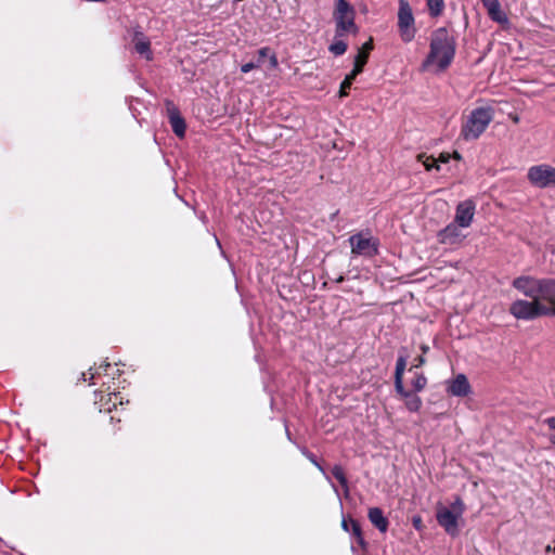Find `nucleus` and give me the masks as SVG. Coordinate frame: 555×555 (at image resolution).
Listing matches in <instances>:
<instances>
[{"mask_svg": "<svg viewBox=\"0 0 555 555\" xmlns=\"http://www.w3.org/2000/svg\"><path fill=\"white\" fill-rule=\"evenodd\" d=\"M456 40L446 27L437 28L430 37L429 53L423 66L436 63L439 70H446L454 60Z\"/></svg>", "mask_w": 555, "mask_h": 555, "instance_id": "obj_1", "label": "nucleus"}, {"mask_svg": "<svg viewBox=\"0 0 555 555\" xmlns=\"http://www.w3.org/2000/svg\"><path fill=\"white\" fill-rule=\"evenodd\" d=\"M493 115L494 111L490 106L473 109L461 128L463 140H477L492 121Z\"/></svg>", "mask_w": 555, "mask_h": 555, "instance_id": "obj_2", "label": "nucleus"}, {"mask_svg": "<svg viewBox=\"0 0 555 555\" xmlns=\"http://www.w3.org/2000/svg\"><path fill=\"white\" fill-rule=\"evenodd\" d=\"M465 512V504L461 496L456 495L450 507L438 503L436 506V519L444 531L455 537L459 534V519Z\"/></svg>", "mask_w": 555, "mask_h": 555, "instance_id": "obj_3", "label": "nucleus"}, {"mask_svg": "<svg viewBox=\"0 0 555 555\" xmlns=\"http://www.w3.org/2000/svg\"><path fill=\"white\" fill-rule=\"evenodd\" d=\"M509 312L516 319L520 320H534L540 317H555V308L545 307V304L539 299H531L530 301L524 299L515 300L509 307Z\"/></svg>", "mask_w": 555, "mask_h": 555, "instance_id": "obj_4", "label": "nucleus"}, {"mask_svg": "<svg viewBox=\"0 0 555 555\" xmlns=\"http://www.w3.org/2000/svg\"><path fill=\"white\" fill-rule=\"evenodd\" d=\"M335 21V37H344L347 33L356 35L359 27L354 23L356 10L347 0H337L333 13Z\"/></svg>", "mask_w": 555, "mask_h": 555, "instance_id": "obj_5", "label": "nucleus"}, {"mask_svg": "<svg viewBox=\"0 0 555 555\" xmlns=\"http://www.w3.org/2000/svg\"><path fill=\"white\" fill-rule=\"evenodd\" d=\"M398 30L403 42H411L416 34L415 18L408 0H399Z\"/></svg>", "mask_w": 555, "mask_h": 555, "instance_id": "obj_6", "label": "nucleus"}, {"mask_svg": "<svg viewBox=\"0 0 555 555\" xmlns=\"http://www.w3.org/2000/svg\"><path fill=\"white\" fill-rule=\"evenodd\" d=\"M351 253L354 255L374 257L378 254V240L364 234L363 232L353 234L349 237Z\"/></svg>", "mask_w": 555, "mask_h": 555, "instance_id": "obj_7", "label": "nucleus"}, {"mask_svg": "<svg viewBox=\"0 0 555 555\" xmlns=\"http://www.w3.org/2000/svg\"><path fill=\"white\" fill-rule=\"evenodd\" d=\"M529 182L540 189L555 186V168L550 165L532 166L528 170Z\"/></svg>", "mask_w": 555, "mask_h": 555, "instance_id": "obj_8", "label": "nucleus"}, {"mask_svg": "<svg viewBox=\"0 0 555 555\" xmlns=\"http://www.w3.org/2000/svg\"><path fill=\"white\" fill-rule=\"evenodd\" d=\"M476 203L473 199L460 202L455 209L454 221L461 228H468L474 219Z\"/></svg>", "mask_w": 555, "mask_h": 555, "instance_id": "obj_9", "label": "nucleus"}, {"mask_svg": "<svg viewBox=\"0 0 555 555\" xmlns=\"http://www.w3.org/2000/svg\"><path fill=\"white\" fill-rule=\"evenodd\" d=\"M166 111L173 133L179 138H183L186 130V124L184 118L181 116L180 111L171 101H166Z\"/></svg>", "mask_w": 555, "mask_h": 555, "instance_id": "obj_10", "label": "nucleus"}, {"mask_svg": "<svg viewBox=\"0 0 555 555\" xmlns=\"http://www.w3.org/2000/svg\"><path fill=\"white\" fill-rule=\"evenodd\" d=\"M538 298L545 307L555 308V279H539L537 283Z\"/></svg>", "mask_w": 555, "mask_h": 555, "instance_id": "obj_11", "label": "nucleus"}, {"mask_svg": "<svg viewBox=\"0 0 555 555\" xmlns=\"http://www.w3.org/2000/svg\"><path fill=\"white\" fill-rule=\"evenodd\" d=\"M460 225L451 222L437 234L438 242L443 245H454L461 243L465 235L461 232Z\"/></svg>", "mask_w": 555, "mask_h": 555, "instance_id": "obj_12", "label": "nucleus"}, {"mask_svg": "<svg viewBox=\"0 0 555 555\" xmlns=\"http://www.w3.org/2000/svg\"><path fill=\"white\" fill-rule=\"evenodd\" d=\"M538 282L539 279H534L532 276H519L513 281L512 285L514 288L521 292L525 296L531 299H539L537 289Z\"/></svg>", "mask_w": 555, "mask_h": 555, "instance_id": "obj_13", "label": "nucleus"}, {"mask_svg": "<svg viewBox=\"0 0 555 555\" xmlns=\"http://www.w3.org/2000/svg\"><path fill=\"white\" fill-rule=\"evenodd\" d=\"M483 8L487 10L488 16L500 25L508 24V17L503 12L499 0H480Z\"/></svg>", "mask_w": 555, "mask_h": 555, "instance_id": "obj_14", "label": "nucleus"}, {"mask_svg": "<svg viewBox=\"0 0 555 555\" xmlns=\"http://www.w3.org/2000/svg\"><path fill=\"white\" fill-rule=\"evenodd\" d=\"M132 42L137 53L152 60L151 42L139 26L133 29Z\"/></svg>", "mask_w": 555, "mask_h": 555, "instance_id": "obj_15", "label": "nucleus"}, {"mask_svg": "<svg viewBox=\"0 0 555 555\" xmlns=\"http://www.w3.org/2000/svg\"><path fill=\"white\" fill-rule=\"evenodd\" d=\"M472 388L469 382L464 374L456 375L448 386V392L456 397H466Z\"/></svg>", "mask_w": 555, "mask_h": 555, "instance_id": "obj_16", "label": "nucleus"}, {"mask_svg": "<svg viewBox=\"0 0 555 555\" xmlns=\"http://www.w3.org/2000/svg\"><path fill=\"white\" fill-rule=\"evenodd\" d=\"M367 518L371 524L382 533L387 532L389 527V520L384 515V512L379 507H371L367 512Z\"/></svg>", "mask_w": 555, "mask_h": 555, "instance_id": "obj_17", "label": "nucleus"}, {"mask_svg": "<svg viewBox=\"0 0 555 555\" xmlns=\"http://www.w3.org/2000/svg\"><path fill=\"white\" fill-rule=\"evenodd\" d=\"M373 49L374 42L373 38L371 37L366 42L362 44L361 48H359L353 64L360 66L363 69L369 61L370 53Z\"/></svg>", "mask_w": 555, "mask_h": 555, "instance_id": "obj_18", "label": "nucleus"}, {"mask_svg": "<svg viewBox=\"0 0 555 555\" xmlns=\"http://www.w3.org/2000/svg\"><path fill=\"white\" fill-rule=\"evenodd\" d=\"M351 535L356 539L359 546L365 551L367 548V542L364 540L361 525L358 520L350 518Z\"/></svg>", "mask_w": 555, "mask_h": 555, "instance_id": "obj_19", "label": "nucleus"}, {"mask_svg": "<svg viewBox=\"0 0 555 555\" xmlns=\"http://www.w3.org/2000/svg\"><path fill=\"white\" fill-rule=\"evenodd\" d=\"M269 56L270 67L274 68L278 66V59L274 53H271V49L268 47L261 48L258 50V55L256 59V63L259 64V67L264 63V59Z\"/></svg>", "mask_w": 555, "mask_h": 555, "instance_id": "obj_20", "label": "nucleus"}, {"mask_svg": "<svg viewBox=\"0 0 555 555\" xmlns=\"http://www.w3.org/2000/svg\"><path fill=\"white\" fill-rule=\"evenodd\" d=\"M404 404L410 412H418L420 409L422 408L423 402L420 396L411 391L404 398Z\"/></svg>", "mask_w": 555, "mask_h": 555, "instance_id": "obj_21", "label": "nucleus"}, {"mask_svg": "<svg viewBox=\"0 0 555 555\" xmlns=\"http://www.w3.org/2000/svg\"><path fill=\"white\" fill-rule=\"evenodd\" d=\"M429 15L431 17H438L444 10V0H426Z\"/></svg>", "mask_w": 555, "mask_h": 555, "instance_id": "obj_22", "label": "nucleus"}, {"mask_svg": "<svg viewBox=\"0 0 555 555\" xmlns=\"http://www.w3.org/2000/svg\"><path fill=\"white\" fill-rule=\"evenodd\" d=\"M332 475L333 477L339 482V485L345 488V490L348 492V479L346 477L345 470L340 465H335L332 468Z\"/></svg>", "mask_w": 555, "mask_h": 555, "instance_id": "obj_23", "label": "nucleus"}, {"mask_svg": "<svg viewBox=\"0 0 555 555\" xmlns=\"http://www.w3.org/2000/svg\"><path fill=\"white\" fill-rule=\"evenodd\" d=\"M401 352L402 353H400V356L397 359L396 369H395V377H398V378L403 377V373L406 367L408 354L405 352V348H402Z\"/></svg>", "mask_w": 555, "mask_h": 555, "instance_id": "obj_24", "label": "nucleus"}, {"mask_svg": "<svg viewBox=\"0 0 555 555\" xmlns=\"http://www.w3.org/2000/svg\"><path fill=\"white\" fill-rule=\"evenodd\" d=\"M411 385L415 392H420L423 389H425L427 385V378L423 373H415V376L412 379Z\"/></svg>", "mask_w": 555, "mask_h": 555, "instance_id": "obj_25", "label": "nucleus"}, {"mask_svg": "<svg viewBox=\"0 0 555 555\" xmlns=\"http://www.w3.org/2000/svg\"><path fill=\"white\" fill-rule=\"evenodd\" d=\"M417 158L420 162L423 163L426 170H431L433 168L440 170V166L437 164L436 158H434L433 156H428V155L422 153L417 156Z\"/></svg>", "mask_w": 555, "mask_h": 555, "instance_id": "obj_26", "label": "nucleus"}, {"mask_svg": "<svg viewBox=\"0 0 555 555\" xmlns=\"http://www.w3.org/2000/svg\"><path fill=\"white\" fill-rule=\"evenodd\" d=\"M348 49V44L344 40H335L330 47L328 50L334 55H343Z\"/></svg>", "mask_w": 555, "mask_h": 555, "instance_id": "obj_27", "label": "nucleus"}, {"mask_svg": "<svg viewBox=\"0 0 555 555\" xmlns=\"http://www.w3.org/2000/svg\"><path fill=\"white\" fill-rule=\"evenodd\" d=\"M301 453L323 474H325L324 467L318 461L317 456L310 452L307 448L301 449Z\"/></svg>", "mask_w": 555, "mask_h": 555, "instance_id": "obj_28", "label": "nucleus"}, {"mask_svg": "<svg viewBox=\"0 0 555 555\" xmlns=\"http://www.w3.org/2000/svg\"><path fill=\"white\" fill-rule=\"evenodd\" d=\"M395 389L403 399L411 392L404 388L403 377H395Z\"/></svg>", "mask_w": 555, "mask_h": 555, "instance_id": "obj_29", "label": "nucleus"}, {"mask_svg": "<svg viewBox=\"0 0 555 555\" xmlns=\"http://www.w3.org/2000/svg\"><path fill=\"white\" fill-rule=\"evenodd\" d=\"M395 389L403 399L411 392L404 388L403 377H395Z\"/></svg>", "mask_w": 555, "mask_h": 555, "instance_id": "obj_30", "label": "nucleus"}, {"mask_svg": "<svg viewBox=\"0 0 555 555\" xmlns=\"http://www.w3.org/2000/svg\"><path fill=\"white\" fill-rule=\"evenodd\" d=\"M362 72H363V69L360 66H357V65L353 64L352 70L345 77L344 80L352 85V82L356 79V77L359 74H361Z\"/></svg>", "mask_w": 555, "mask_h": 555, "instance_id": "obj_31", "label": "nucleus"}, {"mask_svg": "<svg viewBox=\"0 0 555 555\" xmlns=\"http://www.w3.org/2000/svg\"><path fill=\"white\" fill-rule=\"evenodd\" d=\"M258 67H259V64H257L256 62L251 61V62L243 64L241 66V72L246 74V73H249L253 69L258 68Z\"/></svg>", "mask_w": 555, "mask_h": 555, "instance_id": "obj_32", "label": "nucleus"}, {"mask_svg": "<svg viewBox=\"0 0 555 555\" xmlns=\"http://www.w3.org/2000/svg\"><path fill=\"white\" fill-rule=\"evenodd\" d=\"M351 83L343 80V82L340 83V89H339V96H346L348 94V90L351 88Z\"/></svg>", "mask_w": 555, "mask_h": 555, "instance_id": "obj_33", "label": "nucleus"}, {"mask_svg": "<svg viewBox=\"0 0 555 555\" xmlns=\"http://www.w3.org/2000/svg\"><path fill=\"white\" fill-rule=\"evenodd\" d=\"M414 362L415 363H414L413 367H420L426 363V359L423 354H421L414 359Z\"/></svg>", "mask_w": 555, "mask_h": 555, "instance_id": "obj_34", "label": "nucleus"}, {"mask_svg": "<svg viewBox=\"0 0 555 555\" xmlns=\"http://www.w3.org/2000/svg\"><path fill=\"white\" fill-rule=\"evenodd\" d=\"M545 423L548 425L551 429L555 430V417L546 418ZM551 441L555 443V436L551 438Z\"/></svg>", "mask_w": 555, "mask_h": 555, "instance_id": "obj_35", "label": "nucleus"}, {"mask_svg": "<svg viewBox=\"0 0 555 555\" xmlns=\"http://www.w3.org/2000/svg\"><path fill=\"white\" fill-rule=\"evenodd\" d=\"M412 524L416 530H421L423 528V521L420 516L413 517Z\"/></svg>", "mask_w": 555, "mask_h": 555, "instance_id": "obj_36", "label": "nucleus"}, {"mask_svg": "<svg viewBox=\"0 0 555 555\" xmlns=\"http://www.w3.org/2000/svg\"><path fill=\"white\" fill-rule=\"evenodd\" d=\"M450 158H451V155H450V154H448V153H441V154H440V156H439V158H438V159H436V160H437V164H438V163H448V162L450 160Z\"/></svg>", "mask_w": 555, "mask_h": 555, "instance_id": "obj_37", "label": "nucleus"}, {"mask_svg": "<svg viewBox=\"0 0 555 555\" xmlns=\"http://www.w3.org/2000/svg\"><path fill=\"white\" fill-rule=\"evenodd\" d=\"M341 528L347 531V532H351V525H350V518L349 519H343L341 521Z\"/></svg>", "mask_w": 555, "mask_h": 555, "instance_id": "obj_38", "label": "nucleus"}, {"mask_svg": "<svg viewBox=\"0 0 555 555\" xmlns=\"http://www.w3.org/2000/svg\"><path fill=\"white\" fill-rule=\"evenodd\" d=\"M109 367H111V363H108V362H104V363H102V364L99 366L96 374H100L101 372L106 373V372H107V370H108Z\"/></svg>", "mask_w": 555, "mask_h": 555, "instance_id": "obj_39", "label": "nucleus"}, {"mask_svg": "<svg viewBox=\"0 0 555 555\" xmlns=\"http://www.w3.org/2000/svg\"><path fill=\"white\" fill-rule=\"evenodd\" d=\"M421 350H422L423 356H424L425 353H427V352H428L429 347H428L427 345H422V346H421Z\"/></svg>", "mask_w": 555, "mask_h": 555, "instance_id": "obj_40", "label": "nucleus"}, {"mask_svg": "<svg viewBox=\"0 0 555 555\" xmlns=\"http://www.w3.org/2000/svg\"><path fill=\"white\" fill-rule=\"evenodd\" d=\"M452 156H453V158H455L457 160H460L462 158L461 154L459 152H456V151L453 153Z\"/></svg>", "mask_w": 555, "mask_h": 555, "instance_id": "obj_41", "label": "nucleus"}, {"mask_svg": "<svg viewBox=\"0 0 555 555\" xmlns=\"http://www.w3.org/2000/svg\"><path fill=\"white\" fill-rule=\"evenodd\" d=\"M344 280H345L344 276L340 275L339 278L336 279V283H341Z\"/></svg>", "mask_w": 555, "mask_h": 555, "instance_id": "obj_42", "label": "nucleus"}, {"mask_svg": "<svg viewBox=\"0 0 555 555\" xmlns=\"http://www.w3.org/2000/svg\"><path fill=\"white\" fill-rule=\"evenodd\" d=\"M546 551H547V552L552 551V547L548 545V546L546 547Z\"/></svg>", "mask_w": 555, "mask_h": 555, "instance_id": "obj_43", "label": "nucleus"}, {"mask_svg": "<svg viewBox=\"0 0 555 555\" xmlns=\"http://www.w3.org/2000/svg\"><path fill=\"white\" fill-rule=\"evenodd\" d=\"M240 1H241V0H234V3H237V2H240Z\"/></svg>", "mask_w": 555, "mask_h": 555, "instance_id": "obj_44", "label": "nucleus"}]
</instances>
